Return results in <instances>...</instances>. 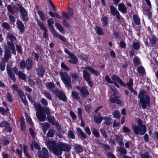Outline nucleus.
<instances>
[{"mask_svg":"<svg viewBox=\"0 0 158 158\" xmlns=\"http://www.w3.org/2000/svg\"><path fill=\"white\" fill-rule=\"evenodd\" d=\"M6 36L7 38L9 39L10 41H7L6 44L4 45V59L5 61L8 62L9 59L11 56L12 53L16 55L15 48L13 42L16 40V39L13 34L9 32L7 33Z\"/></svg>","mask_w":158,"mask_h":158,"instance_id":"obj_1","label":"nucleus"},{"mask_svg":"<svg viewBox=\"0 0 158 158\" xmlns=\"http://www.w3.org/2000/svg\"><path fill=\"white\" fill-rule=\"evenodd\" d=\"M38 111L36 113V116L38 120L40 122L45 121L46 118V114L47 115L48 121L52 125H55L56 122L54 116L50 115V109L46 106L42 107L40 104H38L36 106Z\"/></svg>","mask_w":158,"mask_h":158,"instance_id":"obj_2","label":"nucleus"},{"mask_svg":"<svg viewBox=\"0 0 158 158\" xmlns=\"http://www.w3.org/2000/svg\"><path fill=\"white\" fill-rule=\"evenodd\" d=\"M47 146L50 151L56 156H60L62 154L59 142L57 143L55 141H47Z\"/></svg>","mask_w":158,"mask_h":158,"instance_id":"obj_3","label":"nucleus"},{"mask_svg":"<svg viewBox=\"0 0 158 158\" xmlns=\"http://www.w3.org/2000/svg\"><path fill=\"white\" fill-rule=\"evenodd\" d=\"M61 80L65 86L68 89L72 88L71 80L70 77L65 72H60L59 73Z\"/></svg>","mask_w":158,"mask_h":158,"instance_id":"obj_4","label":"nucleus"},{"mask_svg":"<svg viewBox=\"0 0 158 158\" xmlns=\"http://www.w3.org/2000/svg\"><path fill=\"white\" fill-rule=\"evenodd\" d=\"M131 127L134 131L135 133L138 135L139 133L141 135H143L147 131V128L146 126H135L132 124Z\"/></svg>","mask_w":158,"mask_h":158,"instance_id":"obj_5","label":"nucleus"},{"mask_svg":"<svg viewBox=\"0 0 158 158\" xmlns=\"http://www.w3.org/2000/svg\"><path fill=\"white\" fill-rule=\"evenodd\" d=\"M140 103L142 108L145 109L147 108V106L149 107L150 106V99L149 95H146L144 97L140 99Z\"/></svg>","mask_w":158,"mask_h":158,"instance_id":"obj_6","label":"nucleus"},{"mask_svg":"<svg viewBox=\"0 0 158 158\" xmlns=\"http://www.w3.org/2000/svg\"><path fill=\"white\" fill-rule=\"evenodd\" d=\"M76 87L80 91L83 98H85L88 96L89 95V93L86 86L83 85L81 87L79 86H77Z\"/></svg>","mask_w":158,"mask_h":158,"instance_id":"obj_7","label":"nucleus"},{"mask_svg":"<svg viewBox=\"0 0 158 158\" xmlns=\"http://www.w3.org/2000/svg\"><path fill=\"white\" fill-rule=\"evenodd\" d=\"M38 25L40 27L41 30L44 31V32L43 33V37L47 38L48 37V34L47 33L48 30L47 28L45 27L43 22H41L40 20H38L37 21Z\"/></svg>","mask_w":158,"mask_h":158,"instance_id":"obj_8","label":"nucleus"},{"mask_svg":"<svg viewBox=\"0 0 158 158\" xmlns=\"http://www.w3.org/2000/svg\"><path fill=\"white\" fill-rule=\"evenodd\" d=\"M6 70L7 74L10 79L12 80L14 82H15L16 79L15 77V75L14 73L12 71L11 66L9 64H7Z\"/></svg>","mask_w":158,"mask_h":158,"instance_id":"obj_9","label":"nucleus"},{"mask_svg":"<svg viewBox=\"0 0 158 158\" xmlns=\"http://www.w3.org/2000/svg\"><path fill=\"white\" fill-rule=\"evenodd\" d=\"M110 8L112 15L114 16H115L116 18L118 20L120 19L121 16L116 8L111 5L110 6Z\"/></svg>","mask_w":158,"mask_h":158,"instance_id":"obj_10","label":"nucleus"},{"mask_svg":"<svg viewBox=\"0 0 158 158\" xmlns=\"http://www.w3.org/2000/svg\"><path fill=\"white\" fill-rule=\"evenodd\" d=\"M55 94L58 96L60 100L65 102L67 101V98L63 91L58 90L55 92Z\"/></svg>","mask_w":158,"mask_h":158,"instance_id":"obj_11","label":"nucleus"},{"mask_svg":"<svg viewBox=\"0 0 158 158\" xmlns=\"http://www.w3.org/2000/svg\"><path fill=\"white\" fill-rule=\"evenodd\" d=\"M62 152L63 151L69 152L71 149V146L69 144H66L63 142H59Z\"/></svg>","mask_w":158,"mask_h":158,"instance_id":"obj_12","label":"nucleus"},{"mask_svg":"<svg viewBox=\"0 0 158 158\" xmlns=\"http://www.w3.org/2000/svg\"><path fill=\"white\" fill-rule=\"evenodd\" d=\"M111 78L113 81L117 82L121 86L126 87L125 84L118 76L114 74L112 75Z\"/></svg>","mask_w":158,"mask_h":158,"instance_id":"obj_13","label":"nucleus"},{"mask_svg":"<svg viewBox=\"0 0 158 158\" xmlns=\"http://www.w3.org/2000/svg\"><path fill=\"white\" fill-rule=\"evenodd\" d=\"M150 44L151 46L153 47H156L158 46V38L156 36L153 35H152L151 38L149 39Z\"/></svg>","mask_w":158,"mask_h":158,"instance_id":"obj_14","label":"nucleus"},{"mask_svg":"<svg viewBox=\"0 0 158 158\" xmlns=\"http://www.w3.org/2000/svg\"><path fill=\"white\" fill-rule=\"evenodd\" d=\"M18 96L20 98L22 102L25 105L28 104V102L26 99V97L23 91L19 90L18 92Z\"/></svg>","mask_w":158,"mask_h":158,"instance_id":"obj_15","label":"nucleus"},{"mask_svg":"<svg viewBox=\"0 0 158 158\" xmlns=\"http://www.w3.org/2000/svg\"><path fill=\"white\" fill-rule=\"evenodd\" d=\"M15 5H14L12 6L11 5H8L7 6V9L8 12L11 14L14 15L15 13H18L19 12L18 10V8L17 7L15 9V10H14V8L16 7Z\"/></svg>","mask_w":158,"mask_h":158,"instance_id":"obj_16","label":"nucleus"},{"mask_svg":"<svg viewBox=\"0 0 158 158\" xmlns=\"http://www.w3.org/2000/svg\"><path fill=\"white\" fill-rule=\"evenodd\" d=\"M133 79L131 78H129V82L125 84L126 86H127L128 89L132 93H133L135 91L133 88Z\"/></svg>","mask_w":158,"mask_h":158,"instance_id":"obj_17","label":"nucleus"},{"mask_svg":"<svg viewBox=\"0 0 158 158\" xmlns=\"http://www.w3.org/2000/svg\"><path fill=\"white\" fill-rule=\"evenodd\" d=\"M17 6L19 9V11L22 17H27V12L24 7L19 4H17Z\"/></svg>","mask_w":158,"mask_h":158,"instance_id":"obj_18","label":"nucleus"},{"mask_svg":"<svg viewBox=\"0 0 158 158\" xmlns=\"http://www.w3.org/2000/svg\"><path fill=\"white\" fill-rule=\"evenodd\" d=\"M77 135L81 139H85L88 137V136L79 127L77 128Z\"/></svg>","mask_w":158,"mask_h":158,"instance_id":"obj_19","label":"nucleus"},{"mask_svg":"<svg viewBox=\"0 0 158 158\" xmlns=\"http://www.w3.org/2000/svg\"><path fill=\"white\" fill-rule=\"evenodd\" d=\"M69 58L70 59L68 60V62L70 64H76L78 62L77 57L73 54L69 56Z\"/></svg>","mask_w":158,"mask_h":158,"instance_id":"obj_20","label":"nucleus"},{"mask_svg":"<svg viewBox=\"0 0 158 158\" xmlns=\"http://www.w3.org/2000/svg\"><path fill=\"white\" fill-rule=\"evenodd\" d=\"M16 24L18 29H19L20 31L22 33H23L25 31V27L23 23L21 21L18 20Z\"/></svg>","mask_w":158,"mask_h":158,"instance_id":"obj_21","label":"nucleus"},{"mask_svg":"<svg viewBox=\"0 0 158 158\" xmlns=\"http://www.w3.org/2000/svg\"><path fill=\"white\" fill-rule=\"evenodd\" d=\"M118 10L123 14L126 13L127 12V8L123 3H120L118 4Z\"/></svg>","mask_w":158,"mask_h":158,"instance_id":"obj_22","label":"nucleus"},{"mask_svg":"<svg viewBox=\"0 0 158 158\" xmlns=\"http://www.w3.org/2000/svg\"><path fill=\"white\" fill-rule=\"evenodd\" d=\"M26 68L27 69H31L33 67V61L31 58H29L26 61Z\"/></svg>","mask_w":158,"mask_h":158,"instance_id":"obj_23","label":"nucleus"},{"mask_svg":"<svg viewBox=\"0 0 158 158\" xmlns=\"http://www.w3.org/2000/svg\"><path fill=\"white\" fill-rule=\"evenodd\" d=\"M133 19L136 25H139L140 24V19L138 15H133Z\"/></svg>","mask_w":158,"mask_h":158,"instance_id":"obj_24","label":"nucleus"},{"mask_svg":"<svg viewBox=\"0 0 158 158\" xmlns=\"http://www.w3.org/2000/svg\"><path fill=\"white\" fill-rule=\"evenodd\" d=\"M83 77L85 81L90 79V74L86 70H84L82 72Z\"/></svg>","mask_w":158,"mask_h":158,"instance_id":"obj_25","label":"nucleus"},{"mask_svg":"<svg viewBox=\"0 0 158 158\" xmlns=\"http://www.w3.org/2000/svg\"><path fill=\"white\" fill-rule=\"evenodd\" d=\"M85 69L88 70L96 76H98V75L99 74V72L97 70H94V69L91 67L86 66L85 68Z\"/></svg>","mask_w":158,"mask_h":158,"instance_id":"obj_26","label":"nucleus"},{"mask_svg":"<svg viewBox=\"0 0 158 158\" xmlns=\"http://www.w3.org/2000/svg\"><path fill=\"white\" fill-rule=\"evenodd\" d=\"M94 29L98 35H104L103 30L100 27L96 26L94 28Z\"/></svg>","mask_w":158,"mask_h":158,"instance_id":"obj_27","label":"nucleus"},{"mask_svg":"<svg viewBox=\"0 0 158 158\" xmlns=\"http://www.w3.org/2000/svg\"><path fill=\"white\" fill-rule=\"evenodd\" d=\"M23 152L27 158H32L27 151V146L26 144H23Z\"/></svg>","mask_w":158,"mask_h":158,"instance_id":"obj_28","label":"nucleus"},{"mask_svg":"<svg viewBox=\"0 0 158 158\" xmlns=\"http://www.w3.org/2000/svg\"><path fill=\"white\" fill-rule=\"evenodd\" d=\"M4 127V129L7 132L11 133L12 131V127L7 122L6 123V124H5Z\"/></svg>","mask_w":158,"mask_h":158,"instance_id":"obj_29","label":"nucleus"},{"mask_svg":"<svg viewBox=\"0 0 158 158\" xmlns=\"http://www.w3.org/2000/svg\"><path fill=\"white\" fill-rule=\"evenodd\" d=\"M71 96L73 98L75 99L79 100L81 99L79 93L75 91L72 92Z\"/></svg>","mask_w":158,"mask_h":158,"instance_id":"obj_30","label":"nucleus"},{"mask_svg":"<svg viewBox=\"0 0 158 158\" xmlns=\"http://www.w3.org/2000/svg\"><path fill=\"white\" fill-rule=\"evenodd\" d=\"M103 27H106L108 24V18L107 17L104 16L102 17L101 19Z\"/></svg>","mask_w":158,"mask_h":158,"instance_id":"obj_31","label":"nucleus"},{"mask_svg":"<svg viewBox=\"0 0 158 158\" xmlns=\"http://www.w3.org/2000/svg\"><path fill=\"white\" fill-rule=\"evenodd\" d=\"M46 86L48 89H50L52 92V89L55 87V85L53 82H47L46 84Z\"/></svg>","mask_w":158,"mask_h":158,"instance_id":"obj_32","label":"nucleus"},{"mask_svg":"<svg viewBox=\"0 0 158 158\" xmlns=\"http://www.w3.org/2000/svg\"><path fill=\"white\" fill-rule=\"evenodd\" d=\"M110 101L111 102L116 103L118 104H120L121 103V101L117 97H115L114 98H111L110 99Z\"/></svg>","mask_w":158,"mask_h":158,"instance_id":"obj_33","label":"nucleus"},{"mask_svg":"<svg viewBox=\"0 0 158 158\" xmlns=\"http://www.w3.org/2000/svg\"><path fill=\"white\" fill-rule=\"evenodd\" d=\"M55 132L54 130L50 129L48 131L47 134V136L48 137L52 138L54 136Z\"/></svg>","mask_w":158,"mask_h":158,"instance_id":"obj_34","label":"nucleus"},{"mask_svg":"<svg viewBox=\"0 0 158 158\" xmlns=\"http://www.w3.org/2000/svg\"><path fill=\"white\" fill-rule=\"evenodd\" d=\"M20 124L21 130L22 131H25L26 127L25 126V121L23 118H21L20 121Z\"/></svg>","mask_w":158,"mask_h":158,"instance_id":"obj_35","label":"nucleus"},{"mask_svg":"<svg viewBox=\"0 0 158 158\" xmlns=\"http://www.w3.org/2000/svg\"><path fill=\"white\" fill-rule=\"evenodd\" d=\"M133 63L135 66L140 65V62L139 58L138 56L135 57L133 60Z\"/></svg>","mask_w":158,"mask_h":158,"instance_id":"obj_36","label":"nucleus"},{"mask_svg":"<svg viewBox=\"0 0 158 158\" xmlns=\"http://www.w3.org/2000/svg\"><path fill=\"white\" fill-rule=\"evenodd\" d=\"M42 154H40L39 155V156H48V152L47 149L45 148H42Z\"/></svg>","mask_w":158,"mask_h":158,"instance_id":"obj_37","label":"nucleus"},{"mask_svg":"<svg viewBox=\"0 0 158 158\" xmlns=\"http://www.w3.org/2000/svg\"><path fill=\"white\" fill-rule=\"evenodd\" d=\"M19 77L21 79L23 80H25L26 79V76L25 74L23 73V72L20 71H19V73L17 74Z\"/></svg>","mask_w":158,"mask_h":158,"instance_id":"obj_38","label":"nucleus"},{"mask_svg":"<svg viewBox=\"0 0 158 158\" xmlns=\"http://www.w3.org/2000/svg\"><path fill=\"white\" fill-rule=\"evenodd\" d=\"M28 98L29 100V101L31 103H34V107L35 109L36 110V112L38 111L37 109H36V108H35L36 106L38 105V104H40L39 103H37L36 102H35L33 98L31 97L28 96Z\"/></svg>","mask_w":158,"mask_h":158,"instance_id":"obj_39","label":"nucleus"},{"mask_svg":"<svg viewBox=\"0 0 158 158\" xmlns=\"http://www.w3.org/2000/svg\"><path fill=\"white\" fill-rule=\"evenodd\" d=\"M38 14L41 20L42 21H44L45 20V16L43 12L41 10H38Z\"/></svg>","mask_w":158,"mask_h":158,"instance_id":"obj_40","label":"nucleus"},{"mask_svg":"<svg viewBox=\"0 0 158 158\" xmlns=\"http://www.w3.org/2000/svg\"><path fill=\"white\" fill-rule=\"evenodd\" d=\"M104 119L105 120L104 123L107 126L110 125L112 122V119L110 118L106 117L104 118Z\"/></svg>","mask_w":158,"mask_h":158,"instance_id":"obj_41","label":"nucleus"},{"mask_svg":"<svg viewBox=\"0 0 158 158\" xmlns=\"http://www.w3.org/2000/svg\"><path fill=\"white\" fill-rule=\"evenodd\" d=\"M75 149L76 151L78 153H81L83 152V149L82 147L77 144L75 145Z\"/></svg>","mask_w":158,"mask_h":158,"instance_id":"obj_42","label":"nucleus"},{"mask_svg":"<svg viewBox=\"0 0 158 158\" xmlns=\"http://www.w3.org/2000/svg\"><path fill=\"white\" fill-rule=\"evenodd\" d=\"M92 134L96 137H99L100 136V133L98 130L95 128H93L92 129Z\"/></svg>","mask_w":158,"mask_h":158,"instance_id":"obj_43","label":"nucleus"},{"mask_svg":"<svg viewBox=\"0 0 158 158\" xmlns=\"http://www.w3.org/2000/svg\"><path fill=\"white\" fill-rule=\"evenodd\" d=\"M103 118L102 117L100 116L98 117L95 116L94 117V120L95 122L98 124L101 123L103 120Z\"/></svg>","mask_w":158,"mask_h":158,"instance_id":"obj_44","label":"nucleus"},{"mask_svg":"<svg viewBox=\"0 0 158 158\" xmlns=\"http://www.w3.org/2000/svg\"><path fill=\"white\" fill-rule=\"evenodd\" d=\"M68 136L72 139H75V136L73 133V131L70 130L68 131Z\"/></svg>","mask_w":158,"mask_h":158,"instance_id":"obj_45","label":"nucleus"},{"mask_svg":"<svg viewBox=\"0 0 158 158\" xmlns=\"http://www.w3.org/2000/svg\"><path fill=\"white\" fill-rule=\"evenodd\" d=\"M146 94V92L145 89H143L140 91L138 97L139 99L144 97Z\"/></svg>","mask_w":158,"mask_h":158,"instance_id":"obj_46","label":"nucleus"},{"mask_svg":"<svg viewBox=\"0 0 158 158\" xmlns=\"http://www.w3.org/2000/svg\"><path fill=\"white\" fill-rule=\"evenodd\" d=\"M79 58L82 60H84L86 62L88 61V58L87 56L83 53L79 55Z\"/></svg>","mask_w":158,"mask_h":158,"instance_id":"obj_47","label":"nucleus"},{"mask_svg":"<svg viewBox=\"0 0 158 158\" xmlns=\"http://www.w3.org/2000/svg\"><path fill=\"white\" fill-rule=\"evenodd\" d=\"M45 72L44 69L42 67L39 68L38 73L39 75L41 77H43Z\"/></svg>","mask_w":158,"mask_h":158,"instance_id":"obj_48","label":"nucleus"},{"mask_svg":"<svg viewBox=\"0 0 158 158\" xmlns=\"http://www.w3.org/2000/svg\"><path fill=\"white\" fill-rule=\"evenodd\" d=\"M120 115L121 114L120 112L118 110L114 111L113 114L114 117L118 119L120 118Z\"/></svg>","mask_w":158,"mask_h":158,"instance_id":"obj_49","label":"nucleus"},{"mask_svg":"<svg viewBox=\"0 0 158 158\" xmlns=\"http://www.w3.org/2000/svg\"><path fill=\"white\" fill-rule=\"evenodd\" d=\"M115 140H116L117 143L120 142L123 140V137L122 135H115Z\"/></svg>","mask_w":158,"mask_h":158,"instance_id":"obj_50","label":"nucleus"},{"mask_svg":"<svg viewBox=\"0 0 158 158\" xmlns=\"http://www.w3.org/2000/svg\"><path fill=\"white\" fill-rule=\"evenodd\" d=\"M61 68L65 71H68L69 70V68L63 62L61 63Z\"/></svg>","mask_w":158,"mask_h":158,"instance_id":"obj_51","label":"nucleus"},{"mask_svg":"<svg viewBox=\"0 0 158 158\" xmlns=\"http://www.w3.org/2000/svg\"><path fill=\"white\" fill-rule=\"evenodd\" d=\"M118 151L120 152V155H126L127 154V151L125 149V148L123 147L119 148L118 149Z\"/></svg>","mask_w":158,"mask_h":158,"instance_id":"obj_52","label":"nucleus"},{"mask_svg":"<svg viewBox=\"0 0 158 158\" xmlns=\"http://www.w3.org/2000/svg\"><path fill=\"white\" fill-rule=\"evenodd\" d=\"M140 156L141 158H150L149 154L148 151H146L143 154H141Z\"/></svg>","mask_w":158,"mask_h":158,"instance_id":"obj_53","label":"nucleus"},{"mask_svg":"<svg viewBox=\"0 0 158 158\" xmlns=\"http://www.w3.org/2000/svg\"><path fill=\"white\" fill-rule=\"evenodd\" d=\"M100 131L103 137L106 138L108 137L107 133L106 131L104 129H100Z\"/></svg>","mask_w":158,"mask_h":158,"instance_id":"obj_54","label":"nucleus"},{"mask_svg":"<svg viewBox=\"0 0 158 158\" xmlns=\"http://www.w3.org/2000/svg\"><path fill=\"white\" fill-rule=\"evenodd\" d=\"M137 70L138 72L141 74H143L145 72L144 68L142 66H140L139 67Z\"/></svg>","mask_w":158,"mask_h":158,"instance_id":"obj_55","label":"nucleus"},{"mask_svg":"<svg viewBox=\"0 0 158 158\" xmlns=\"http://www.w3.org/2000/svg\"><path fill=\"white\" fill-rule=\"evenodd\" d=\"M2 27L6 30H9L11 28L10 26L6 22H4L2 23Z\"/></svg>","mask_w":158,"mask_h":158,"instance_id":"obj_56","label":"nucleus"},{"mask_svg":"<svg viewBox=\"0 0 158 158\" xmlns=\"http://www.w3.org/2000/svg\"><path fill=\"white\" fill-rule=\"evenodd\" d=\"M16 46L18 52L20 54H22L23 52L22 47L21 45L18 44H16Z\"/></svg>","mask_w":158,"mask_h":158,"instance_id":"obj_57","label":"nucleus"},{"mask_svg":"<svg viewBox=\"0 0 158 158\" xmlns=\"http://www.w3.org/2000/svg\"><path fill=\"white\" fill-rule=\"evenodd\" d=\"M133 48L135 50H138L140 48V45L137 42H133Z\"/></svg>","mask_w":158,"mask_h":158,"instance_id":"obj_58","label":"nucleus"},{"mask_svg":"<svg viewBox=\"0 0 158 158\" xmlns=\"http://www.w3.org/2000/svg\"><path fill=\"white\" fill-rule=\"evenodd\" d=\"M101 145L102 148L105 150H110V146L107 144L102 143H101Z\"/></svg>","mask_w":158,"mask_h":158,"instance_id":"obj_59","label":"nucleus"},{"mask_svg":"<svg viewBox=\"0 0 158 158\" xmlns=\"http://www.w3.org/2000/svg\"><path fill=\"white\" fill-rule=\"evenodd\" d=\"M62 16L63 18L68 19L70 18V16L66 12L63 11L62 13Z\"/></svg>","mask_w":158,"mask_h":158,"instance_id":"obj_60","label":"nucleus"},{"mask_svg":"<svg viewBox=\"0 0 158 158\" xmlns=\"http://www.w3.org/2000/svg\"><path fill=\"white\" fill-rule=\"evenodd\" d=\"M13 89L15 91H17L18 94V92L19 90H21V91H23L21 89H19L17 85L16 84H14L12 86Z\"/></svg>","mask_w":158,"mask_h":158,"instance_id":"obj_61","label":"nucleus"},{"mask_svg":"<svg viewBox=\"0 0 158 158\" xmlns=\"http://www.w3.org/2000/svg\"><path fill=\"white\" fill-rule=\"evenodd\" d=\"M55 25L60 31L61 32L64 31V28L61 26L60 23H56Z\"/></svg>","mask_w":158,"mask_h":158,"instance_id":"obj_62","label":"nucleus"},{"mask_svg":"<svg viewBox=\"0 0 158 158\" xmlns=\"http://www.w3.org/2000/svg\"><path fill=\"white\" fill-rule=\"evenodd\" d=\"M44 95L49 100H52V96L51 94L45 91L44 93Z\"/></svg>","mask_w":158,"mask_h":158,"instance_id":"obj_63","label":"nucleus"},{"mask_svg":"<svg viewBox=\"0 0 158 158\" xmlns=\"http://www.w3.org/2000/svg\"><path fill=\"white\" fill-rule=\"evenodd\" d=\"M6 98L9 102H11L13 101L12 96L10 93H7L6 94Z\"/></svg>","mask_w":158,"mask_h":158,"instance_id":"obj_64","label":"nucleus"}]
</instances>
